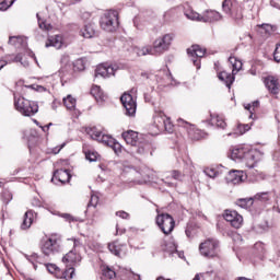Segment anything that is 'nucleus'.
Listing matches in <instances>:
<instances>
[{"instance_id": "f257e3e1", "label": "nucleus", "mask_w": 280, "mask_h": 280, "mask_svg": "<svg viewBox=\"0 0 280 280\" xmlns=\"http://www.w3.org/2000/svg\"><path fill=\"white\" fill-rule=\"evenodd\" d=\"M230 153L233 161H243L246 167L249 168L255 167L257 162L261 161V156H264V152L259 149H248L243 145L233 147Z\"/></svg>"}, {"instance_id": "f03ea898", "label": "nucleus", "mask_w": 280, "mask_h": 280, "mask_svg": "<svg viewBox=\"0 0 280 280\" xmlns=\"http://www.w3.org/2000/svg\"><path fill=\"white\" fill-rule=\"evenodd\" d=\"M172 43H174V34L167 33L160 37H158L153 42V46H145L137 50L138 56H161L165 54V51H170V47H172Z\"/></svg>"}, {"instance_id": "7ed1b4c3", "label": "nucleus", "mask_w": 280, "mask_h": 280, "mask_svg": "<svg viewBox=\"0 0 280 280\" xmlns=\"http://www.w3.org/2000/svg\"><path fill=\"white\" fill-rule=\"evenodd\" d=\"M40 250L46 257H51L56 253H60V235L50 234L40 242Z\"/></svg>"}, {"instance_id": "20e7f679", "label": "nucleus", "mask_w": 280, "mask_h": 280, "mask_svg": "<svg viewBox=\"0 0 280 280\" xmlns=\"http://www.w3.org/2000/svg\"><path fill=\"white\" fill-rule=\"evenodd\" d=\"M222 9L225 14L231 16L232 21L241 23L244 19V8L237 0H223Z\"/></svg>"}, {"instance_id": "39448f33", "label": "nucleus", "mask_w": 280, "mask_h": 280, "mask_svg": "<svg viewBox=\"0 0 280 280\" xmlns=\"http://www.w3.org/2000/svg\"><path fill=\"white\" fill-rule=\"evenodd\" d=\"M14 106L24 117H32L38 113V104L23 96L14 97Z\"/></svg>"}, {"instance_id": "423d86ee", "label": "nucleus", "mask_w": 280, "mask_h": 280, "mask_svg": "<svg viewBox=\"0 0 280 280\" xmlns=\"http://www.w3.org/2000/svg\"><path fill=\"white\" fill-rule=\"evenodd\" d=\"M229 62L232 65V74L226 71H222L218 74V78L221 82L225 83L228 89H231V84L235 82V77L233 75H236L237 72L242 71L243 63L242 60H238L235 57H230Z\"/></svg>"}, {"instance_id": "0eeeda50", "label": "nucleus", "mask_w": 280, "mask_h": 280, "mask_svg": "<svg viewBox=\"0 0 280 280\" xmlns=\"http://www.w3.org/2000/svg\"><path fill=\"white\" fill-rule=\"evenodd\" d=\"M120 102L127 117H135L137 115V90L132 89L130 92H125L120 96Z\"/></svg>"}, {"instance_id": "6e6552de", "label": "nucleus", "mask_w": 280, "mask_h": 280, "mask_svg": "<svg viewBox=\"0 0 280 280\" xmlns=\"http://www.w3.org/2000/svg\"><path fill=\"white\" fill-rule=\"evenodd\" d=\"M71 242H73V249L66 254L62 258V261L65 265H67V268L80 266V261H82V255H80V248H82V243H80V240L78 238H72Z\"/></svg>"}, {"instance_id": "1a4fd4ad", "label": "nucleus", "mask_w": 280, "mask_h": 280, "mask_svg": "<svg viewBox=\"0 0 280 280\" xmlns=\"http://www.w3.org/2000/svg\"><path fill=\"white\" fill-rule=\"evenodd\" d=\"M101 27L105 32H117V27H119V12L112 10L107 11L101 18Z\"/></svg>"}, {"instance_id": "9d476101", "label": "nucleus", "mask_w": 280, "mask_h": 280, "mask_svg": "<svg viewBox=\"0 0 280 280\" xmlns=\"http://www.w3.org/2000/svg\"><path fill=\"white\" fill-rule=\"evenodd\" d=\"M199 253L202 257H208V259L218 257V253H220V242L215 238H207L200 243Z\"/></svg>"}, {"instance_id": "9b49d317", "label": "nucleus", "mask_w": 280, "mask_h": 280, "mask_svg": "<svg viewBox=\"0 0 280 280\" xmlns=\"http://www.w3.org/2000/svg\"><path fill=\"white\" fill-rule=\"evenodd\" d=\"M155 223L158 224L162 233H164V235H170L176 226V221H174V217L168 213L158 214Z\"/></svg>"}, {"instance_id": "f8f14e48", "label": "nucleus", "mask_w": 280, "mask_h": 280, "mask_svg": "<svg viewBox=\"0 0 280 280\" xmlns=\"http://www.w3.org/2000/svg\"><path fill=\"white\" fill-rule=\"evenodd\" d=\"M62 163H67V161H59L55 164V167H57L54 172L51 182L52 183H61V185H65L66 183H69L71 180V173L67 168H60Z\"/></svg>"}, {"instance_id": "ddd939ff", "label": "nucleus", "mask_w": 280, "mask_h": 280, "mask_svg": "<svg viewBox=\"0 0 280 280\" xmlns=\"http://www.w3.org/2000/svg\"><path fill=\"white\" fill-rule=\"evenodd\" d=\"M187 54L191 57L192 63L197 67V69H200V58H205L207 49L202 48L200 45H192L187 49Z\"/></svg>"}, {"instance_id": "4468645a", "label": "nucleus", "mask_w": 280, "mask_h": 280, "mask_svg": "<svg viewBox=\"0 0 280 280\" xmlns=\"http://www.w3.org/2000/svg\"><path fill=\"white\" fill-rule=\"evenodd\" d=\"M223 218L226 222H230L233 229H241L242 224H244V218L235 210H225Z\"/></svg>"}, {"instance_id": "2eb2a0df", "label": "nucleus", "mask_w": 280, "mask_h": 280, "mask_svg": "<svg viewBox=\"0 0 280 280\" xmlns=\"http://www.w3.org/2000/svg\"><path fill=\"white\" fill-rule=\"evenodd\" d=\"M246 178L247 175L244 173V171L232 170L226 175L225 180L232 185H240V183H244Z\"/></svg>"}, {"instance_id": "dca6fc26", "label": "nucleus", "mask_w": 280, "mask_h": 280, "mask_svg": "<svg viewBox=\"0 0 280 280\" xmlns=\"http://www.w3.org/2000/svg\"><path fill=\"white\" fill-rule=\"evenodd\" d=\"M115 67L108 63L98 65L95 69V78H110V75H115Z\"/></svg>"}, {"instance_id": "f3484780", "label": "nucleus", "mask_w": 280, "mask_h": 280, "mask_svg": "<svg viewBox=\"0 0 280 280\" xmlns=\"http://www.w3.org/2000/svg\"><path fill=\"white\" fill-rule=\"evenodd\" d=\"M264 83L266 85V89H268L269 93H271L272 95H279V91H280L279 79H277L276 77L269 75L265 78Z\"/></svg>"}, {"instance_id": "a211bd4d", "label": "nucleus", "mask_w": 280, "mask_h": 280, "mask_svg": "<svg viewBox=\"0 0 280 280\" xmlns=\"http://www.w3.org/2000/svg\"><path fill=\"white\" fill-rule=\"evenodd\" d=\"M45 47H55V49H62V47H67L65 43V37L62 35H54L49 36Z\"/></svg>"}, {"instance_id": "6ab92c4d", "label": "nucleus", "mask_w": 280, "mask_h": 280, "mask_svg": "<svg viewBox=\"0 0 280 280\" xmlns=\"http://www.w3.org/2000/svg\"><path fill=\"white\" fill-rule=\"evenodd\" d=\"M121 137L128 145H132V148H137V145H139V132L128 130L122 132Z\"/></svg>"}, {"instance_id": "aec40b11", "label": "nucleus", "mask_w": 280, "mask_h": 280, "mask_svg": "<svg viewBox=\"0 0 280 280\" xmlns=\"http://www.w3.org/2000/svg\"><path fill=\"white\" fill-rule=\"evenodd\" d=\"M221 20H222V14L213 10H207L201 15V23H213L215 21H221Z\"/></svg>"}, {"instance_id": "412c9836", "label": "nucleus", "mask_w": 280, "mask_h": 280, "mask_svg": "<svg viewBox=\"0 0 280 280\" xmlns=\"http://www.w3.org/2000/svg\"><path fill=\"white\" fill-rule=\"evenodd\" d=\"M167 119V116L163 110L156 109L153 115V124L158 127V130H163V126L165 124V120Z\"/></svg>"}, {"instance_id": "4be33fe9", "label": "nucleus", "mask_w": 280, "mask_h": 280, "mask_svg": "<svg viewBox=\"0 0 280 280\" xmlns=\"http://www.w3.org/2000/svg\"><path fill=\"white\" fill-rule=\"evenodd\" d=\"M23 60V56L21 54L14 55H5L4 57L0 58V71L3 69V67H7V65H12V62H21Z\"/></svg>"}, {"instance_id": "5701e85b", "label": "nucleus", "mask_w": 280, "mask_h": 280, "mask_svg": "<svg viewBox=\"0 0 280 280\" xmlns=\"http://www.w3.org/2000/svg\"><path fill=\"white\" fill-rule=\"evenodd\" d=\"M209 124L217 128H222V130L226 128V121H224V118L218 114H210Z\"/></svg>"}, {"instance_id": "b1692460", "label": "nucleus", "mask_w": 280, "mask_h": 280, "mask_svg": "<svg viewBox=\"0 0 280 280\" xmlns=\"http://www.w3.org/2000/svg\"><path fill=\"white\" fill-rule=\"evenodd\" d=\"M34 224V211L28 210L23 217V222L21 223L22 231H27Z\"/></svg>"}, {"instance_id": "393cba45", "label": "nucleus", "mask_w": 280, "mask_h": 280, "mask_svg": "<svg viewBox=\"0 0 280 280\" xmlns=\"http://www.w3.org/2000/svg\"><path fill=\"white\" fill-rule=\"evenodd\" d=\"M9 45H13V47H27V39L24 36H10Z\"/></svg>"}, {"instance_id": "a878e982", "label": "nucleus", "mask_w": 280, "mask_h": 280, "mask_svg": "<svg viewBox=\"0 0 280 280\" xmlns=\"http://www.w3.org/2000/svg\"><path fill=\"white\" fill-rule=\"evenodd\" d=\"M91 95L94 96V100L96 102H105V100H106V94H104V91H102V88L98 85L92 86Z\"/></svg>"}, {"instance_id": "bb28decb", "label": "nucleus", "mask_w": 280, "mask_h": 280, "mask_svg": "<svg viewBox=\"0 0 280 280\" xmlns=\"http://www.w3.org/2000/svg\"><path fill=\"white\" fill-rule=\"evenodd\" d=\"M125 247H126V245L119 244V241H115V242L108 244V250L113 255H116V257H119V255H121V250H124Z\"/></svg>"}, {"instance_id": "cd10ccee", "label": "nucleus", "mask_w": 280, "mask_h": 280, "mask_svg": "<svg viewBox=\"0 0 280 280\" xmlns=\"http://www.w3.org/2000/svg\"><path fill=\"white\" fill-rule=\"evenodd\" d=\"M120 277L122 280H141V276L128 269H120Z\"/></svg>"}, {"instance_id": "c85d7f7f", "label": "nucleus", "mask_w": 280, "mask_h": 280, "mask_svg": "<svg viewBox=\"0 0 280 280\" xmlns=\"http://www.w3.org/2000/svg\"><path fill=\"white\" fill-rule=\"evenodd\" d=\"M81 36L83 38H93L95 36V27L93 24H86L81 31H80Z\"/></svg>"}, {"instance_id": "c756f323", "label": "nucleus", "mask_w": 280, "mask_h": 280, "mask_svg": "<svg viewBox=\"0 0 280 280\" xmlns=\"http://www.w3.org/2000/svg\"><path fill=\"white\" fill-rule=\"evenodd\" d=\"M75 275V269L73 267H69L66 270H60L57 279H65V280H71L73 279V276Z\"/></svg>"}, {"instance_id": "7c9ffc66", "label": "nucleus", "mask_w": 280, "mask_h": 280, "mask_svg": "<svg viewBox=\"0 0 280 280\" xmlns=\"http://www.w3.org/2000/svg\"><path fill=\"white\" fill-rule=\"evenodd\" d=\"M184 14L186 19H189V21H199L201 22V15L200 13L194 11V9H185Z\"/></svg>"}, {"instance_id": "2f4dec72", "label": "nucleus", "mask_w": 280, "mask_h": 280, "mask_svg": "<svg viewBox=\"0 0 280 280\" xmlns=\"http://www.w3.org/2000/svg\"><path fill=\"white\" fill-rule=\"evenodd\" d=\"M75 104H77V101L74 97L71 96V94L63 97V106H66L68 110H75Z\"/></svg>"}, {"instance_id": "473e14b6", "label": "nucleus", "mask_w": 280, "mask_h": 280, "mask_svg": "<svg viewBox=\"0 0 280 280\" xmlns=\"http://www.w3.org/2000/svg\"><path fill=\"white\" fill-rule=\"evenodd\" d=\"M102 273L105 279H115L117 277V272H115V269L109 266H103Z\"/></svg>"}, {"instance_id": "72a5a7b5", "label": "nucleus", "mask_w": 280, "mask_h": 280, "mask_svg": "<svg viewBox=\"0 0 280 280\" xmlns=\"http://www.w3.org/2000/svg\"><path fill=\"white\" fill-rule=\"evenodd\" d=\"M253 198H243V199H237L235 201V205H237V207H241V209H249V207H253Z\"/></svg>"}, {"instance_id": "f704fd0d", "label": "nucleus", "mask_w": 280, "mask_h": 280, "mask_svg": "<svg viewBox=\"0 0 280 280\" xmlns=\"http://www.w3.org/2000/svg\"><path fill=\"white\" fill-rule=\"evenodd\" d=\"M85 132H88V135L91 137V139H94V141H97L102 136V131L97 129V127H89L85 129Z\"/></svg>"}, {"instance_id": "c9c22d12", "label": "nucleus", "mask_w": 280, "mask_h": 280, "mask_svg": "<svg viewBox=\"0 0 280 280\" xmlns=\"http://www.w3.org/2000/svg\"><path fill=\"white\" fill-rule=\"evenodd\" d=\"M37 21L39 25V30H43L44 32H51L54 30V26L48 23L47 21L40 20V16L37 13Z\"/></svg>"}, {"instance_id": "e433bc0d", "label": "nucleus", "mask_w": 280, "mask_h": 280, "mask_svg": "<svg viewBox=\"0 0 280 280\" xmlns=\"http://www.w3.org/2000/svg\"><path fill=\"white\" fill-rule=\"evenodd\" d=\"M163 250H166V253H174L176 252V243H174V238H171V242L167 243L164 241L162 244Z\"/></svg>"}, {"instance_id": "4c0bfd02", "label": "nucleus", "mask_w": 280, "mask_h": 280, "mask_svg": "<svg viewBox=\"0 0 280 280\" xmlns=\"http://www.w3.org/2000/svg\"><path fill=\"white\" fill-rule=\"evenodd\" d=\"M254 200H259L260 202H268V200H270V191L256 194L254 196Z\"/></svg>"}, {"instance_id": "58836bf2", "label": "nucleus", "mask_w": 280, "mask_h": 280, "mask_svg": "<svg viewBox=\"0 0 280 280\" xmlns=\"http://www.w3.org/2000/svg\"><path fill=\"white\" fill-rule=\"evenodd\" d=\"M114 140H115V138H113L108 135L101 133L100 139L97 141L100 143H104L105 145H108V148H110Z\"/></svg>"}, {"instance_id": "ea45409f", "label": "nucleus", "mask_w": 280, "mask_h": 280, "mask_svg": "<svg viewBox=\"0 0 280 280\" xmlns=\"http://www.w3.org/2000/svg\"><path fill=\"white\" fill-rule=\"evenodd\" d=\"M85 159L88 161H90L91 163L97 161V159H100V153H97L96 151L93 150H89L85 152Z\"/></svg>"}, {"instance_id": "a19ab883", "label": "nucleus", "mask_w": 280, "mask_h": 280, "mask_svg": "<svg viewBox=\"0 0 280 280\" xmlns=\"http://www.w3.org/2000/svg\"><path fill=\"white\" fill-rule=\"evenodd\" d=\"M136 148V153L137 154H148V150H150V144H140V142H138Z\"/></svg>"}, {"instance_id": "79ce46f5", "label": "nucleus", "mask_w": 280, "mask_h": 280, "mask_svg": "<svg viewBox=\"0 0 280 280\" xmlns=\"http://www.w3.org/2000/svg\"><path fill=\"white\" fill-rule=\"evenodd\" d=\"M188 135L190 139H192V141H200V139L202 138V131H200V129L190 130L188 131Z\"/></svg>"}, {"instance_id": "37998d69", "label": "nucleus", "mask_w": 280, "mask_h": 280, "mask_svg": "<svg viewBox=\"0 0 280 280\" xmlns=\"http://www.w3.org/2000/svg\"><path fill=\"white\" fill-rule=\"evenodd\" d=\"M14 1L16 0H4L0 2V12H5V10L12 8V5H14Z\"/></svg>"}, {"instance_id": "c03bdc74", "label": "nucleus", "mask_w": 280, "mask_h": 280, "mask_svg": "<svg viewBox=\"0 0 280 280\" xmlns=\"http://www.w3.org/2000/svg\"><path fill=\"white\" fill-rule=\"evenodd\" d=\"M46 268L48 272H50V275H54L58 279V275L60 272V268H58V266H56L55 264H48L46 265Z\"/></svg>"}, {"instance_id": "a18cd8bd", "label": "nucleus", "mask_w": 280, "mask_h": 280, "mask_svg": "<svg viewBox=\"0 0 280 280\" xmlns=\"http://www.w3.org/2000/svg\"><path fill=\"white\" fill-rule=\"evenodd\" d=\"M163 130H166V132H174V124H172V119L170 117H166L163 125Z\"/></svg>"}, {"instance_id": "49530a36", "label": "nucleus", "mask_w": 280, "mask_h": 280, "mask_svg": "<svg viewBox=\"0 0 280 280\" xmlns=\"http://www.w3.org/2000/svg\"><path fill=\"white\" fill-rule=\"evenodd\" d=\"M255 108H259V101H254L252 104H247L245 106V109L249 110L250 117H253V112H255Z\"/></svg>"}, {"instance_id": "de8ad7c7", "label": "nucleus", "mask_w": 280, "mask_h": 280, "mask_svg": "<svg viewBox=\"0 0 280 280\" xmlns=\"http://www.w3.org/2000/svg\"><path fill=\"white\" fill-rule=\"evenodd\" d=\"M178 16V11L176 9H170L164 13V19L170 20V19H176Z\"/></svg>"}, {"instance_id": "09e8293b", "label": "nucleus", "mask_w": 280, "mask_h": 280, "mask_svg": "<svg viewBox=\"0 0 280 280\" xmlns=\"http://www.w3.org/2000/svg\"><path fill=\"white\" fill-rule=\"evenodd\" d=\"M109 148L114 150L115 154H120L121 152V144L115 139L113 140L112 144H109Z\"/></svg>"}, {"instance_id": "8fccbe9b", "label": "nucleus", "mask_w": 280, "mask_h": 280, "mask_svg": "<svg viewBox=\"0 0 280 280\" xmlns=\"http://www.w3.org/2000/svg\"><path fill=\"white\" fill-rule=\"evenodd\" d=\"M171 176L174 180H183V178H185V175L180 173V171H172Z\"/></svg>"}, {"instance_id": "3c124183", "label": "nucleus", "mask_w": 280, "mask_h": 280, "mask_svg": "<svg viewBox=\"0 0 280 280\" xmlns=\"http://www.w3.org/2000/svg\"><path fill=\"white\" fill-rule=\"evenodd\" d=\"M206 176H209V178H215L218 176V172L215 171V168H206L205 171Z\"/></svg>"}, {"instance_id": "603ef678", "label": "nucleus", "mask_w": 280, "mask_h": 280, "mask_svg": "<svg viewBox=\"0 0 280 280\" xmlns=\"http://www.w3.org/2000/svg\"><path fill=\"white\" fill-rule=\"evenodd\" d=\"M117 218H121V220H130V213L120 210L116 212Z\"/></svg>"}, {"instance_id": "864d4df0", "label": "nucleus", "mask_w": 280, "mask_h": 280, "mask_svg": "<svg viewBox=\"0 0 280 280\" xmlns=\"http://www.w3.org/2000/svg\"><path fill=\"white\" fill-rule=\"evenodd\" d=\"M273 60L276 62H280V44L276 46L275 52H273Z\"/></svg>"}, {"instance_id": "5fc2aeb1", "label": "nucleus", "mask_w": 280, "mask_h": 280, "mask_svg": "<svg viewBox=\"0 0 280 280\" xmlns=\"http://www.w3.org/2000/svg\"><path fill=\"white\" fill-rule=\"evenodd\" d=\"M237 128L240 135H244V132H248V130H250V125H238Z\"/></svg>"}, {"instance_id": "6e6d98bb", "label": "nucleus", "mask_w": 280, "mask_h": 280, "mask_svg": "<svg viewBox=\"0 0 280 280\" xmlns=\"http://www.w3.org/2000/svg\"><path fill=\"white\" fill-rule=\"evenodd\" d=\"M60 218H63L66 222H75V218H73V215H71L70 213H61Z\"/></svg>"}, {"instance_id": "4d7b16f0", "label": "nucleus", "mask_w": 280, "mask_h": 280, "mask_svg": "<svg viewBox=\"0 0 280 280\" xmlns=\"http://www.w3.org/2000/svg\"><path fill=\"white\" fill-rule=\"evenodd\" d=\"M65 145H67V143H62L60 145H57L55 148L51 149V154H60V151L62 150V148H65Z\"/></svg>"}, {"instance_id": "13d9d810", "label": "nucleus", "mask_w": 280, "mask_h": 280, "mask_svg": "<svg viewBox=\"0 0 280 280\" xmlns=\"http://www.w3.org/2000/svg\"><path fill=\"white\" fill-rule=\"evenodd\" d=\"M177 125H178V126H182L183 128H189V126H191V124H189L188 121H186V120L183 119V118H178V119H177Z\"/></svg>"}, {"instance_id": "bf43d9fd", "label": "nucleus", "mask_w": 280, "mask_h": 280, "mask_svg": "<svg viewBox=\"0 0 280 280\" xmlns=\"http://www.w3.org/2000/svg\"><path fill=\"white\" fill-rule=\"evenodd\" d=\"M26 259L28 261H31V264H34V261H38V259H40V258H39L38 254H32L31 256H26Z\"/></svg>"}, {"instance_id": "052dcab7", "label": "nucleus", "mask_w": 280, "mask_h": 280, "mask_svg": "<svg viewBox=\"0 0 280 280\" xmlns=\"http://www.w3.org/2000/svg\"><path fill=\"white\" fill-rule=\"evenodd\" d=\"M2 198L5 200V202H10V200H12V194L10 191H4L2 194Z\"/></svg>"}, {"instance_id": "680f3d73", "label": "nucleus", "mask_w": 280, "mask_h": 280, "mask_svg": "<svg viewBox=\"0 0 280 280\" xmlns=\"http://www.w3.org/2000/svg\"><path fill=\"white\" fill-rule=\"evenodd\" d=\"M124 233H126V229H121L119 230V225H116V235H124Z\"/></svg>"}, {"instance_id": "e2e57ef3", "label": "nucleus", "mask_w": 280, "mask_h": 280, "mask_svg": "<svg viewBox=\"0 0 280 280\" xmlns=\"http://www.w3.org/2000/svg\"><path fill=\"white\" fill-rule=\"evenodd\" d=\"M82 19H91V13L90 12H83Z\"/></svg>"}, {"instance_id": "0e129e2a", "label": "nucleus", "mask_w": 280, "mask_h": 280, "mask_svg": "<svg viewBox=\"0 0 280 280\" xmlns=\"http://www.w3.org/2000/svg\"><path fill=\"white\" fill-rule=\"evenodd\" d=\"M261 27H264L266 30V32H270V30H272V26H270L268 24H262Z\"/></svg>"}, {"instance_id": "69168bd1", "label": "nucleus", "mask_w": 280, "mask_h": 280, "mask_svg": "<svg viewBox=\"0 0 280 280\" xmlns=\"http://www.w3.org/2000/svg\"><path fill=\"white\" fill-rule=\"evenodd\" d=\"M148 180H150V175H144L142 183H148Z\"/></svg>"}, {"instance_id": "338daca9", "label": "nucleus", "mask_w": 280, "mask_h": 280, "mask_svg": "<svg viewBox=\"0 0 280 280\" xmlns=\"http://www.w3.org/2000/svg\"><path fill=\"white\" fill-rule=\"evenodd\" d=\"M200 279H202V275L201 273H197L192 280H200Z\"/></svg>"}, {"instance_id": "774afa93", "label": "nucleus", "mask_w": 280, "mask_h": 280, "mask_svg": "<svg viewBox=\"0 0 280 280\" xmlns=\"http://www.w3.org/2000/svg\"><path fill=\"white\" fill-rule=\"evenodd\" d=\"M237 280H253V279H249V278H246V277H238Z\"/></svg>"}]
</instances>
